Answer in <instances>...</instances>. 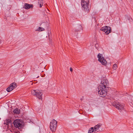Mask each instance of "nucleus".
I'll list each match as a JSON object with an SVG mask.
<instances>
[{"label":"nucleus","mask_w":133,"mask_h":133,"mask_svg":"<svg viewBox=\"0 0 133 133\" xmlns=\"http://www.w3.org/2000/svg\"><path fill=\"white\" fill-rule=\"evenodd\" d=\"M13 123L14 128L19 130L22 129L24 127L23 121L20 119H17L14 120Z\"/></svg>","instance_id":"f257e3e1"},{"label":"nucleus","mask_w":133,"mask_h":133,"mask_svg":"<svg viewBox=\"0 0 133 133\" xmlns=\"http://www.w3.org/2000/svg\"><path fill=\"white\" fill-rule=\"evenodd\" d=\"M98 94L100 97H103L107 95V90L104 87H98Z\"/></svg>","instance_id":"f03ea898"},{"label":"nucleus","mask_w":133,"mask_h":133,"mask_svg":"<svg viewBox=\"0 0 133 133\" xmlns=\"http://www.w3.org/2000/svg\"><path fill=\"white\" fill-rule=\"evenodd\" d=\"M31 94L37 97L38 99H42V92L41 90H32L31 91Z\"/></svg>","instance_id":"7ed1b4c3"},{"label":"nucleus","mask_w":133,"mask_h":133,"mask_svg":"<svg viewBox=\"0 0 133 133\" xmlns=\"http://www.w3.org/2000/svg\"><path fill=\"white\" fill-rule=\"evenodd\" d=\"M57 126V122L54 119H52L50 123V128L52 132H54Z\"/></svg>","instance_id":"20e7f679"},{"label":"nucleus","mask_w":133,"mask_h":133,"mask_svg":"<svg viewBox=\"0 0 133 133\" xmlns=\"http://www.w3.org/2000/svg\"><path fill=\"white\" fill-rule=\"evenodd\" d=\"M98 60L103 65H105L107 62L105 59L103 57L102 54H99L97 56Z\"/></svg>","instance_id":"39448f33"},{"label":"nucleus","mask_w":133,"mask_h":133,"mask_svg":"<svg viewBox=\"0 0 133 133\" xmlns=\"http://www.w3.org/2000/svg\"><path fill=\"white\" fill-rule=\"evenodd\" d=\"M113 105L118 109L121 110L123 109L124 107V104H120L118 102L115 103Z\"/></svg>","instance_id":"423d86ee"},{"label":"nucleus","mask_w":133,"mask_h":133,"mask_svg":"<svg viewBox=\"0 0 133 133\" xmlns=\"http://www.w3.org/2000/svg\"><path fill=\"white\" fill-rule=\"evenodd\" d=\"M17 87L16 84L15 82L12 83L10 85L9 87L7 88L6 90L8 92L12 91Z\"/></svg>","instance_id":"0eeeda50"},{"label":"nucleus","mask_w":133,"mask_h":133,"mask_svg":"<svg viewBox=\"0 0 133 133\" xmlns=\"http://www.w3.org/2000/svg\"><path fill=\"white\" fill-rule=\"evenodd\" d=\"M101 30L104 32L107 35L109 34L111 31V28L107 26L103 27L101 29Z\"/></svg>","instance_id":"6e6552de"},{"label":"nucleus","mask_w":133,"mask_h":133,"mask_svg":"<svg viewBox=\"0 0 133 133\" xmlns=\"http://www.w3.org/2000/svg\"><path fill=\"white\" fill-rule=\"evenodd\" d=\"M81 4L84 11L87 10L88 8V3L84 0H82L81 2Z\"/></svg>","instance_id":"1a4fd4ad"},{"label":"nucleus","mask_w":133,"mask_h":133,"mask_svg":"<svg viewBox=\"0 0 133 133\" xmlns=\"http://www.w3.org/2000/svg\"><path fill=\"white\" fill-rule=\"evenodd\" d=\"M101 126L102 125L99 124L95 125L94 127L95 131H102L103 129Z\"/></svg>","instance_id":"9d476101"},{"label":"nucleus","mask_w":133,"mask_h":133,"mask_svg":"<svg viewBox=\"0 0 133 133\" xmlns=\"http://www.w3.org/2000/svg\"><path fill=\"white\" fill-rule=\"evenodd\" d=\"M108 80L106 79H103L102 82L99 87H101L102 88L104 87L106 88V86L108 84Z\"/></svg>","instance_id":"9b49d317"},{"label":"nucleus","mask_w":133,"mask_h":133,"mask_svg":"<svg viewBox=\"0 0 133 133\" xmlns=\"http://www.w3.org/2000/svg\"><path fill=\"white\" fill-rule=\"evenodd\" d=\"M11 121L10 119H6L4 121V124L8 125V128L9 129V125L10 124L11 126H12V124H11Z\"/></svg>","instance_id":"f8f14e48"},{"label":"nucleus","mask_w":133,"mask_h":133,"mask_svg":"<svg viewBox=\"0 0 133 133\" xmlns=\"http://www.w3.org/2000/svg\"><path fill=\"white\" fill-rule=\"evenodd\" d=\"M31 6V5L26 3L25 4V5L23 6V8L26 9H30Z\"/></svg>","instance_id":"ddd939ff"},{"label":"nucleus","mask_w":133,"mask_h":133,"mask_svg":"<svg viewBox=\"0 0 133 133\" xmlns=\"http://www.w3.org/2000/svg\"><path fill=\"white\" fill-rule=\"evenodd\" d=\"M45 30L44 28H41L40 27H39L37 29H36L35 31H39V32L44 31Z\"/></svg>","instance_id":"4468645a"},{"label":"nucleus","mask_w":133,"mask_h":133,"mask_svg":"<svg viewBox=\"0 0 133 133\" xmlns=\"http://www.w3.org/2000/svg\"><path fill=\"white\" fill-rule=\"evenodd\" d=\"M95 131L94 129V127H91L90 128L88 132V133H91L93 132H95Z\"/></svg>","instance_id":"2eb2a0df"},{"label":"nucleus","mask_w":133,"mask_h":133,"mask_svg":"<svg viewBox=\"0 0 133 133\" xmlns=\"http://www.w3.org/2000/svg\"><path fill=\"white\" fill-rule=\"evenodd\" d=\"M82 30V26L81 25H79L77 27V30L79 31Z\"/></svg>","instance_id":"dca6fc26"},{"label":"nucleus","mask_w":133,"mask_h":133,"mask_svg":"<svg viewBox=\"0 0 133 133\" xmlns=\"http://www.w3.org/2000/svg\"><path fill=\"white\" fill-rule=\"evenodd\" d=\"M38 3L39 4V7L40 8H41L42 5H43V2L41 0L38 1Z\"/></svg>","instance_id":"f3484780"},{"label":"nucleus","mask_w":133,"mask_h":133,"mask_svg":"<svg viewBox=\"0 0 133 133\" xmlns=\"http://www.w3.org/2000/svg\"><path fill=\"white\" fill-rule=\"evenodd\" d=\"M20 110L16 108L14 111V112L16 114H19L20 112Z\"/></svg>","instance_id":"a211bd4d"},{"label":"nucleus","mask_w":133,"mask_h":133,"mask_svg":"<svg viewBox=\"0 0 133 133\" xmlns=\"http://www.w3.org/2000/svg\"><path fill=\"white\" fill-rule=\"evenodd\" d=\"M117 64H115L113 65V68L114 70H116L117 68Z\"/></svg>","instance_id":"6ab92c4d"},{"label":"nucleus","mask_w":133,"mask_h":133,"mask_svg":"<svg viewBox=\"0 0 133 133\" xmlns=\"http://www.w3.org/2000/svg\"><path fill=\"white\" fill-rule=\"evenodd\" d=\"M70 71H71V72H72V70H72V68H70Z\"/></svg>","instance_id":"aec40b11"},{"label":"nucleus","mask_w":133,"mask_h":133,"mask_svg":"<svg viewBox=\"0 0 133 133\" xmlns=\"http://www.w3.org/2000/svg\"><path fill=\"white\" fill-rule=\"evenodd\" d=\"M39 77V76H38V77H37V78H38V77Z\"/></svg>","instance_id":"412c9836"},{"label":"nucleus","mask_w":133,"mask_h":133,"mask_svg":"<svg viewBox=\"0 0 133 133\" xmlns=\"http://www.w3.org/2000/svg\"><path fill=\"white\" fill-rule=\"evenodd\" d=\"M15 133H17L16 132Z\"/></svg>","instance_id":"4be33fe9"}]
</instances>
